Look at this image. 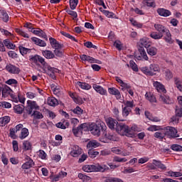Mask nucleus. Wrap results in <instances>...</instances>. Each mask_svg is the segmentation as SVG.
<instances>
[{
    "label": "nucleus",
    "mask_w": 182,
    "mask_h": 182,
    "mask_svg": "<svg viewBox=\"0 0 182 182\" xmlns=\"http://www.w3.org/2000/svg\"><path fill=\"white\" fill-rule=\"evenodd\" d=\"M106 129H107V127L103 122H100L97 124H91L90 125V132L92 136H97V137H99L102 133L106 137V136H107Z\"/></svg>",
    "instance_id": "1"
},
{
    "label": "nucleus",
    "mask_w": 182,
    "mask_h": 182,
    "mask_svg": "<svg viewBox=\"0 0 182 182\" xmlns=\"http://www.w3.org/2000/svg\"><path fill=\"white\" fill-rule=\"evenodd\" d=\"M82 170L85 173H105L109 171L110 168L107 165L97 164L95 165H85L82 166Z\"/></svg>",
    "instance_id": "2"
},
{
    "label": "nucleus",
    "mask_w": 182,
    "mask_h": 182,
    "mask_svg": "<svg viewBox=\"0 0 182 182\" xmlns=\"http://www.w3.org/2000/svg\"><path fill=\"white\" fill-rule=\"evenodd\" d=\"M118 132H119L120 136H133L134 132H140V129L137 125L134 124L131 127L125 124H121L118 126Z\"/></svg>",
    "instance_id": "3"
},
{
    "label": "nucleus",
    "mask_w": 182,
    "mask_h": 182,
    "mask_svg": "<svg viewBox=\"0 0 182 182\" xmlns=\"http://www.w3.org/2000/svg\"><path fill=\"white\" fill-rule=\"evenodd\" d=\"M151 46V42L149 41V38H143L140 39L138 50L141 56H142L143 59H144L145 60H149V57L147 56V53H146V50H144V48L147 49Z\"/></svg>",
    "instance_id": "4"
},
{
    "label": "nucleus",
    "mask_w": 182,
    "mask_h": 182,
    "mask_svg": "<svg viewBox=\"0 0 182 182\" xmlns=\"http://www.w3.org/2000/svg\"><path fill=\"white\" fill-rule=\"evenodd\" d=\"M29 60H30V62L35 63V65H38V62H39V63H41L42 65L44 70H46L48 67L50 66L47 64V63H46V61H45V58H43V57L38 55H30Z\"/></svg>",
    "instance_id": "5"
},
{
    "label": "nucleus",
    "mask_w": 182,
    "mask_h": 182,
    "mask_svg": "<svg viewBox=\"0 0 182 182\" xmlns=\"http://www.w3.org/2000/svg\"><path fill=\"white\" fill-rule=\"evenodd\" d=\"M106 123L107 127H109V129H110L111 130H116V132H117L118 134H120V132H119V124H123V123H119L117 122V121L112 117H108L106 119Z\"/></svg>",
    "instance_id": "6"
},
{
    "label": "nucleus",
    "mask_w": 182,
    "mask_h": 182,
    "mask_svg": "<svg viewBox=\"0 0 182 182\" xmlns=\"http://www.w3.org/2000/svg\"><path fill=\"white\" fill-rule=\"evenodd\" d=\"M162 132L164 136H168V137H180V135L177 134V129L172 127H164Z\"/></svg>",
    "instance_id": "7"
},
{
    "label": "nucleus",
    "mask_w": 182,
    "mask_h": 182,
    "mask_svg": "<svg viewBox=\"0 0 182 182\" xmlns=\"http://www.w3.org/2000/svg\"><path fill=\"white\" fill-rule=\"evenodd\" d=\"M25 160H26V163L21 166L23 170H29V168H32V167L35 166V162H33V160L28 156L25 157Z\"/></svg>",
    "instance_id": "8"
},
{
    "label": "nucleus",
    "mask_w": 182,
    "mask_h": 182,
    "mask_svg": "<svg viewBox=\"0 0 182 182\" xmlns=\"http://www.w3.org/2000/svg\"><path fill=\"white\" fill-rule=\"evenodd\" d=\"M82 149L79 147L77 145H74L71 148V151L70 152V156L72 157H79L80 154H82Z\"/></svg>",
    "instance_id": "9"
},
{
    "label": "nucleus",
    "mask_w": 182,
    "mask_h": 182,
    "mask_svg": "<svg viewBox=\"0 0 182 182\" xmlns=\"http://www.w3.org/2000/svg\"><path fill=\"white\" fill-rule=\"evenodd\" d=\"M14 91L12 89L9 87V86L4 85L1 87V96L2 97H8V96H11L12 97V92Z\"/></svg>",
    "instance_id": "10"
},
{
    "label": "nucleus",
    "mask_w": 182,
    "mask_h": 182,
    "mask_svg": "<svg viewBox=\"0 0 182 182\" xmlns=\"http://www.w3.org/2000/svg\"><path fill=\"white\" fill-rule=\"evenodd\" d=\"M6 70L9 73H12L13 75H18L19 72H21V70L19 69V68L12 64H8L6 66Z\"/></svg>",
    "instance_id": "11"
},
{
    "label": "nucleus",
    "mask_w": 182,
    "mask_h": 182,
    "mask_svg": "<svg viewBox=\"0 0 182 182\" xmlns=\"http://www.w3.org/2000/svg\"><path fill=\"white\" fill-rule=\"evenodd\" d=\"M159 101L164 103V105H173V101L168 95H166V93L159 95Z\"/></svg>",
    "instance_id": "12"
},
{
    "label": "nucleus",
    "mask_w": 182,
    "mask_h": 182,
    "mask_svg": "<svg viewBox=\"0 0 182 182\" xmlns=\"http://www.w3.org/2000/svg\"><path fill=\"white\" fill-rule=\"evenodd\" d=\"M154 26L156 31L162 35V36H164V33L168 30V28L160 23H155Z\"/></svg>",
    "instance_id": "13"
},
{
    "label": "nucleus",
    "mask_w": 182,
    "mask_h": 182,
    "mask_svg": "<svg viewBox=\"0 0 182 182\" xmlns=\"http://www.w3.org/2000/svg\"><path fill=\"white\" fill-rule=\"evenodd\" d=\"M46 70H48L47 75L51 77L53 80H56V75H55V73H58V68H55L52 66H48Z\"/></svg>",
    "instance_id": "14"
},
{
    "label": "nucleus",
    "mask_w": 182,
    "mask_h": 182,
    "mask_svg": "<svg viewBox=\"0 0 182 182\" xmlns=\"http://www.w3.org/2000/svg\"><path fill=\"white\" fill-rule=\"evenodd\" d=\"M92 87L94 90H95V92H97V93H99L100 95H107V90H106L105 88H103V87L100 85L93 84Z\"/></svg>",
    "instance_id": "15"
},
{
    "label": "nucleus",
    "mask_w": 182,
    "mask_h": 182,
    "mask_svg": "<svg viewBox=\"0 0 182 182\" xmlns=\"http://www.w3.org/2000/svg\"><path fill=\"white\" fill-rule=\"evenodd\" d=\"M108 92L109 93V95H113L114 96H115L117 100H119V99H121L122 97V94H120V91H119V90H117L116 87L108 88Z\"/></svg>",
    "instance_id": "16"
},
{
    "label": "nucleus",
    "mask_w": 182,
    "mask_h": 182,
    "mask_svg": "<svg viewBox=\"0 0 182 182\" xmlns=\"http://www.w3.org/2000/svg\"><path fill=\"white\" fill-rule=\"evenodd\" d=\"M49 41L53 49H62V48L63 47L62 44L59 43L55 38L50 37Z\"/></svg>",
    "instance_id": "17"
},
{
    "label": "nucleus",
    "mask_w": 182,
    "mask_h": 182,
    "mask_svg": "<svg viewBox=\"0 0 182 182\" xmlns=\"http://www.w3.org/2000/svg\"><path fill=\"white\" fill-rule=\"evenodd\" d=\"M156 12L160 16H164V18H167V16L171 15V11H170V10L163 8L158 9Z\"/></svg>",
    "instance_id": "18"
},
{
    "label": "nucleus",
    "mask_w": 182,
    "mask_h": 182,
    "mask_svg": "<svg viewBox=\"0 0 182 182\" xmlns=\"http://www.w3.org/2000/svg\"><path fill=\"white\" fill-rule=\"evenodd\" d=\"M3 42L4 48L6 47L7 49L15 50V49L16 48V46L14 43L11 42V40L9 38L4 40Z\"/></svg>",
    "instance_id": "19"
},
{
    "label": "nucleus",
    "mask_w": 182,
    "mask_h": 182,
    "mask_svg": "<svg viewBox=\"0 0 182 182\" xmlns=\"http://www.w3.org/2000/svg\"><path fill=\"white\" fill-rule=\"evenodd\" d=\"M154 86L156 88V90L159 92V93H166L167 90H166V88L164 87V85H163L161 83L159 82L158 81H156L154 82Z\"/></svg>",
    "instance_id": "20"
},
{
    "label": "nucleus",
    "mask_w": 182,
    "mask_h": 182,
    "mask_svg": "<svg viewBox=\"0 0 182 182\" xmlns=\"http://www.w3.org/2000/svg\"><path fill=\"white\" fill-rule=\"evenodd\" d=\"M31 41L37 46H41V48H45V46H46V42H45V41L41 40L36 37L31 38Z\"/></svg>",
    "instance_id": "21"
},
{
    "label": "nucleus",
    "mask_w": 182,
    "mask_h": 182,
    "mask_svg": "<svg viewBox=\"0 0 182 182\" xmlns=\"http://www.w3.org/2000/svg\"><path fill=\"white\" fill-rule=\"evenodd\" d=\"M0 19H1V21L6 23L9 22V15H8V13H6V11L4 9L0 10Z\"/></svg>",
    "instance_id": "22"
},
{
    "label": "nucleus",
    "mask_w": 182,
    "mask_h": 182,
    "mask_svg": "<svg viewBox=\"0 0 182 182\" xmlns=\"http://www.w3.org/2000/svg\"><path fill=\"white\" fill-rule=\"evenodd\" d=\"M153 164H154L156 168H161V170H166L167 167L161 161L153 159Z\"/></svg>",
    "instance_id": "23"
},
{
    "label": "nucleus",
    "mask_w": 182,
    "mask_h": 182,
    "mask_svg": "<svg viewBox=\"0 0 182 182\" xmlns=\"http://www.w3.org/2000/svg\"><path fill=\"white\" fill-rule=\"evenodd\" d=\"M42 55H43V56H44V58H46V59L55 58V54L49 50H43Z\"/></svg>",
    "instance_id": "24"
},
{
    "label": "nucleus",
    "mask_w": 182,
    "mask_h": 182,
    "mask_svg": "<svg viewBox=\"0 0 182 182\" xmlns=\"http://www.w3.org/2000/svg\"><path fill=\"white\" fill-rule=\"evenodd\" d=\"M77 86L81 87L83 90H90L92 89V85L87 82H82L80 81L77 82Z\"/></svg>",
    "instance_id": "25"
},
{
    "label": "nucleus",
    "mask_w": 182,
    "mask_h": 182,
    "mask_svg": "<svg viewBox=\"0 0 182 182\" xmlns=\"http://www.w3.org/2000/svg\"><path fill=\"white\" fill-rule=\"evenodd\" d=\"M119 140V138L117 137H100V141L102 143H111L112 141H117Z\"/></svg>",
    "instance_id": "26"
},
{
    "label": "nucleus",
    "mask_w": 182,
    "mask_h": 182,
    "mask_svg": "<svg viewBox=\"0 0 182 182\" xmlns=\"http://www.w3.org/2000/svg\"><path fill=\"white\" fill-rule=\"evenodd\" d=\"M146 52L149 56H156V55H157V48L149 46L148 48H146Z\"/></svg>",
    "instance_id": "27"
},
{
    "label": "nucleus",
    "mask_w": 182,
    "mask_h": 182,
    "mask_svg": "<svg viewBox=\"0 0 182 182\" xmlns=\"http://www.w3.org/2000/svg\"><path fill=\"white\" fill-rule=\"evenodd\" d=\"M141 70L146 76H154V75H156V73H153V72H151V70H150V67H147V66L142 67V68H141Z\"/></svg>",
    "instance_id": "28"
},
{
    "label": "nucleus",
    "mask_w": 182,
    "mask_h": 182,
    "mask_svg": "<svg viewBox=\"0 0 182 182\" xmlns=\"http://www.w3.org/2000/svg\"><path fill=\"white\" fill-rule=\"evenodd\" d=\"M112 113L114 114V117H115L118 122H124V119H122L120 117V112L118 108L114 107L112 110Z\"/></svg>",
    "instance_id": "29"
},
{
    "label": "nucleus",
    "mask_w": 182,
    "mask_h": 182,
    "mask_svg": "<svg viewBox=\"0 0 182 182\" xmlns=\"http://www.w3.org/2000/svg\"><path fill=\"white\" fill-rule=\"evenodd\" d=\"M165 36L164 38L165 42H166V43H173V38H171V33H170V30H167L165 33Z\"/></svg>",
    "instance_id": "30"
},
{
    "label": "nucleus",
    "mask_w": 182,
    "mask_h": 182,
    "mask_svg": "<svg viewBox=\"0 0 182 182\" xmlns=\"http://www.w3.org/2000/svg\"><path fill=\"white\" fill-rule=\"evenodd\" d=\"M48 105L49 106H53L55 107V106H58L59 105V101L54 97H50L48 98Z\"/></svg>",
    "instance_id": "31"
},
{
    "label": "nucleus",
    "mask_w": 182,
    "mask_h": 182,
    "mask_svg": "<svg viewBox=\"0 0 182 182\" xmlns=\"http://www.w3.org/2000/svg\"><path fill=\"white\" fill-rule=\"evenodd\" d=\"M18 50L22 56H25V55H28V53H31V52H32V49L25 48L22 46L18 47Z\"/></svg>",
    "instance_id": "32"
},
{
    "label": "nucleus",
    "mask_w": 182,
    "mask_h": 182,
    "mask_svg": "<svg viewBox=\"0 0 182 182\" xmlns=\"http://www.w3.org/2000/svg\"><path fill=\"white\" fill-rule=\"evenodd\" d=\"M145 97H146V100H149V102H150L151 103H156L157 102V100L156 99V97L154 96V95H153L150 92H146L145 94Z\"/></svg>",
    "instance_id": "33"
},
{
    "label": "nucleus",
    "mask_w": 182,
    "mask_h": 182,
    "mask_svg": "<svg viewBox=\"0 0 182 182\" xmlns=\"http://www.w3.org/2000/svg\"><path fill=\"white\" fill-rule=\"evenodd\" d=\"M24 109H25V107H23V105H17L14 107V110L15 113H17V114H22Z\"/></svg>",
    "instance_id": "34"
},
{
    "label": "nucleus",
    "mask_w": 182,
    "mask_h": 182,
    "mask_svg": "<svg viewBox=\"0 0 182 182\" xmlns=\"http://www.w3.org/2000/svg\"><path fill=\"white\" fill-rule=\"evenodd\" d=\"M80 58L81 60H83L84 62H89V63H93L95 60V58L90 57L89 55H86L85 54L81 55Z\"/></svg>",
    "instance_id": "35"
},
{
    "label": "nucleus",
    "mask_w": 182,
    "mask_h": 182,
    "mask_svg": "<svg viewBox=\"0 0 182 182\" xmlns=\"http://www.w3.org/2000/svg\"><path fill=\"white\" fill-rule=\"evenodd\" d=\"M149 36L152 38V39H155V41H159L160 39H161L163 38V35L159 34V33H158L157 31H152Z\"/></svg>",
    "instance_id": "36"
},
{
    "label": "nucleus",
    "mask_w": 182,
    "mask_h": 182,
    "mask_svg": "<svg viewBox=\"0 0 182 182\" xmlns=\"http://www.w3.org/2000/svg\"><path fill=\"white\" fill-rule=\"evenodd\" d=\"M9 122H11V117L8 116L0 118V126H1V127H4V126L8 124Z\"/></svg>",
    "instance_id": "37"
},
{
    "label": "nucleus",
    "mask_w": 182,
    "mask_h": 182,
    "mask_svg": "<svg viewBox=\"0 0 182 182\" xmlns=\"http://www.w3.org/2000/svg\"><path fill=\"white\" fill-rule=\"evenodd\" d=\"M79 129L81 133H83V132H90V125L89 126L87 123H83L79 126Z\"/></svg>",
    "instance_id": "38"
},
{
    "label": "nucleus",
    "mask_w": 182,
    "mask_h": 182,
    "mask_svg": "<svg viewBox=\"0 0 182 182\" xmlns=\"http://www.w3.org/2000/svg\"><path fill=\"white\" fill-rule=\"evenodd\" d=\"M99 156V151L95 150V149H89L88 151V156L90 157V159H96Z\"/></svg>",
    "instance_id": "39"
},
{
    "label": "nucleus",
    "mask_w": 182,
    "mask_h": 182,
    "mask_svg": "<svg viewBox=\"0 0 182 182\" xmlns=\"http://www.w3.org/2000/svg\"><path fill=\"white\" fill-rule=\"evenodd\" d=\"M127 146L128 147L129 151L126 149L121 151V156H130L131 151L133 149V148L131 146L132 145L129 144H127Z\"/></svg>",
    "instance_id": "40"
},
{
    "label": "nucleus",
    "mask_w": 182,
    "mask_h": 182,
    "mask_svg": "<svg viewBox=\"0 0 182 182\" xmlns=\"http://www.w3.org/2000/svg\"><path fill=\"white\" fill-rule=\"evenodd\" d=\"M61 35H63V36H65V38H68V39H70L71 41H73L74 42H76L77 43V42H79V41H77V39H76V38H75V36L69 34V33H66L65 31H61L60 32Z\"/></svg>",
    "instance_id": "41"
},
{
    "label": "nucleus",
    "mask_w": 182,
    "mask_h": 182,
    "mask_svg": "<svg viewBox=\"0 0 182 182\" xmlns=\"http://www.w3.org/2000/svg\"><path fill=\"white\" fill-rule=\"evenodd\" d=\"M124 105L125 107H127V109H129V110H132V109H133L134 107H136V105H134V101L132 100V101H126L125 102H124Z\"/></svg>",
    "instance_id": "42"
},
{
    "label": "nucleus",
    "mask_w": 182,
    "mask_h": 182,
    "mask_svg": "<svg viewBox=\"0 0 182 182\" xmlns=\"http://www.w3.org/2000/svg\"><path fill=\"white\" fill-rule=\"evenodd\" d=\"M144 4L149 8H156V1L154 0H144Z\"/></svg>",
    "instance_id": "43"
},
{
    "label": "nucleus",
    "mask_w": 182,
    "mask_h": 182,
    "mask_svg": "<svg viewBox=\"0 0 182 182\" xmlns=\"http://www.w3.org/2000/svg\"><path fill=\"white\" fill-rule=\"evenodd\" d=\"M99 146H100V144L95 140L90 141L87 144V149H91V147L96 148V147H99Z\"/></svg>",
    "instance_id": "44"
},
{
    "label": "nucleus",
    "mask_w": 182,
    "mask_h": 182,
    "mask_svg": "<svg viewBox=\"0 0 182 182\" xmlns=\"http://www.w3.org/2000/svg\"><path fill=\"white\" fill-rule=\"evenodd\" d=\"M149 69L152 73H156V72H160V67L157 64H151L149 65Z\"/></svg>",
    "instance_id": "45"
},
{
    "label": "nucleus",
    "mask_w": 182,
    "mask_h": 182,
    "mask_svg": "<svg viewBox=\"0 0 182 182\" xmlns=\"http://www.w3.org/2000/svg\"><path fill=\"white\" fill-rule=\"evenodd\" d=\"M72 112L74 114H77V116H82V114H83V109L79 106H77L74 109H72Z\"/></svg>",
    "instance_id": "46"
},
{
    "label": "nucleus",
    "mask_w": 182,
    "mask_h": 182,
    "mask_svg": "<svg viewBox=\"0 0 182 182\" xmlns=\"http://www.w3.org/2000/svg\"><path fill=\"white\" fill-rule=\"evenodd\" d=\"M122 117H127L130 113H132V109H127V107H123V105L122 106Z\"/></svg>",
    "instance_id": "47"
},
{
    "label": "nucleus",
    "mask_w": 182,
    "mask_h": 182,
    "mask_svg": "<svg viewBox=\"0 0 182 182\" xmlns=\"http://www.w3.org/2000/svg\"><path fill=\"white\" fill-rule=\"evenodd\" d=\"M165 77L166 80L173 79V73L169 69L165 70Z\"/></svg>",
    "instance_id": "48"
},
{
    "label": "nucleus",
    "mask_w": 182,
    "mask_h": 182,
    "mask_svg": "<svg viewBox=\"0 0 182 182\" xmlns=\"http://www.w3.org/2000/svg\"><path fill=\"white\" fill-rule=\"evenodd\" d=\"M77 4H79V0H70V7L72 11L76 9V6H77Z\"/></svg>",
    "instance_id": "49"
},
{
    "label": "nucleus",
    "mask_w": 182,
    "mask_h": 182,
    "mask_svg": "<svg viewBox=\"0 0 182 182\" xmlns=\"http://www.w3.org/2000/svg\"><path fill=\"white\" fill-rule=\"evenodd\" d=\"M65 12L70 15V16L73 17V19H76L77 18V13L76 11H72L70 9H65Z\"/></svg>",
    "instance_id": "50"
},
{
    "label": "nucleus",
    "mask_w": 182,
    "mask_h": 182,
    "mask_svg": "<svg viewBox=\"0 0 182 182\" xmlns=\"http://www.w3.org/2000/svg\"><path fill=\"white\" fill-rule=\"evenodd\" d=\"M0 32L4 36H10L11 38H14V34H12L11 32L8 31V30L0 28Z\"/></svg>",
    "instance_id": "51"
},
{
    "label": "nucleus",
    "mask_w": 182,
    "mask_h": 182,
    "mask_svg": "<svg viewBox=\"0 0 182 182\" xmlns=\"http://www.w3.org/2000/svg\"><path fill=\"white\" fill-rule=\"evenodd\" d=\"M113 161H115V163H126V161H127V159L116 156H114Z\"/></svg>",
    "instance_id": "52"
},
{
    "label": "nucleus",
    "mask_w": 182,
    "mask_h": 182,
    "mask_svg": "<svg viewBox=\"0 0 182 182\" xmlns=\"http://www.w3.org/2000/svg\"><path fill=\"white\" fill-rule=\"evenodd\" d=\"M171 150H173V151H182V146L178 145L177 144H172L171 146Z\"/></svg>",
    "instance_id": "53"
},
{
    "label": "nucleus",
    "mask_w": 182,
    "mask_h": 182,
    "mask_svg": "<svg viewBox=\"0 0 182 182\" xmlns=\"http://www.w3.org/2000/svg\"><path fill=\"white\" fill-rule=\"evenodd\" d=\"M27 103L28 105L32 107L33 109H36V110H38L39 109V106H38V104H36V102L35 101L28 100Z\"/></svg>",
    "instance_id": "54"
},
{
    "label": "nucleus",
    "mask_w": 182,
    "mask_h": 182,
    "mask_svg": "<svg viewBox=\"0 0 182 182\" xmlns=\"http://www.w3.org/2000/svg\"><path fill=\"white\" fill-rule=\"evenodd\" d=\"M49 178L51 182H56L59 181L60 176H59V174L54 175L53 173H52L51 175H50Z\"/></svg>",
    "instance_id": "55"
},
{
    "label": "nucleus",
    "mask_w": 182,
    "mask_h": 182,
    "mask_svg": "<svg viewBox=\"0 0 182 182\" xmlns=\"http://www.w3.org/2000/svg\"><path fill=\"white\" fill-rule=\"evenodd\" d=\"M175 85L179 91L182 92V81L178 78H175Z\"/></svg>",
    "instance_id": "56"
},
{
    "label": "nucleus",
    "mask_w": 182,
    "mask_h": 182,
    "mask_svg": "<svg viewBox=\"0 0 182 182\" xmlns=\"http://www.w3.org/2000/svg\"><path fill=\"white\" fill-rule=\"evenodd\" d=\"M31 116H33L34 119H43V115L39 111H34Z\"/></svg>",
    "instance_id": "57"
},
{
    "label": "nucleus",
    "mask_w": 182,
    "mask_h": 182,
    "mask_svg": "<svg viewBox=\"0 0 182 182\" xmlns=\"http://www.w3.org/2000/svg\"><path fill=\"white\" fill-rule=\"evenodd\" d=\"M102 14H104V15H105V16L107 18H114L116 16V14H114L113 12L109 11L107 10H103Z\"/></svg>",
    "instance_id": "58"
},
{
    "label": "nucleus",
    "mask_w": 182,
    "mask_h": 182,
    "mask_svg": "<svg viewBox=\"0 0 182 182\" xmlns=\"http://www.w3.org/2000/svg\"><path fill=\"white\" fill-rule=\"evenodd\" d=\"M0 106L4 109H11V107H12V105L11 103L5 101L0 102Z\"/></svg>",
    "instance_id": "59"
},
{
    "label": "nucleus",
    "mask_w": 182,
    "mask_h": 182,
    "mask_svg": "<svg viewBox=\"0 0 182 182\" xmlns=\"http://www.w3.org/2000/svg\"><path fill=\"white\" fill-rule=\"evenodd\" d=\"M129 65L134 72H139V68H137V64H136L134 60H130Z\"/></svg>",
    "instance_id": "60"
},
{
    "label": "nucleus",
    "mask_w": 182,
    "mask_h": 182,
    "mask_svg": "<svg viewBox=\"0 0 182 182\" xmlns=\"http://www.w3.org/2000/svg\"><path fill=\"white\" fill-rule=\"evenodd\" d=\"M29 136V130L26 128H23L21 132V137H28Z\"/></svg>",
    "instance_id": "61"
},
{
    "label": "nucleus",
    "mask_w": 182,
    "mask_h": 182,
    "mask_svg": "<svg viewBox=\"0 0 182 182\" xmlns=\"http://www.w3.org/2000/svg\"><path fill=\"white\" fill-rule=\"evenodd\" d=\"M16 31L17 32V33H18L19 35H21V36H23V38H29V35L28 33H26L25 31L17 28L16 30Z\"/></svg>",
    "instance_id": "62"
},
{
    "label": "nucleus",
    "mask_w": 182,
    "mask_h": 182,
    "mask_svg": "<svg viewBox=\"0 0 182 182\" xmlns=\"http://www.w3.org/2000/svg\"><path fill=\"white\" fill-rule=\"evenodd\" d=\"M107 182H123V180L119 178L111 177L107 179Z\"/></svg>",
    "instance_id": "63"
},
{
    "label": "nucleus",
    "mask_w": 182,
    "mask_h": 182,
    "mask_svg": "<svg viewBox=\"0 0 182 182\" xmlns=\"http://www.w3.org/2000/svg\"><path fill=\"white\" fill-rule=\"evenodd\" d=\"M176 116L178 117H182V108L176 107L175 110Z\"/></svg>",
    "instance_id": "64"
}]
</instances>
